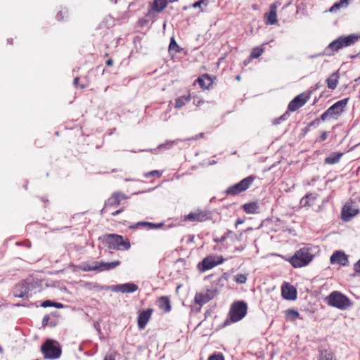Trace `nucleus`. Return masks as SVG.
<instances>
[{"mask_svg":"<svg viewBox=\"0 0 360 360\" xmlns=\"http://www.w3.org/2000/svg\"><path fill=\"white\" fill-rule=\"evenodd\" d=\"M314 255L308 248H302L296 251L290 259V263L295 268H300L307 266L313 259Z\"/></svg>","mask_w":360,"mask_h":360,"instance_id":"nucleus-1","label":"nucleus"},{"mask_svg":"<svg viewBox=\"0 0 360 360\" xmlns=\"http://www.w3.org/2000/svg\"><path fill=\"white\" fill-rule=\"evenodd\" d=\"M248 306L243 301H237L233 302L229 312V320L224 322V325H228L230 322H237L240 321L247 314Z\"/></svg>","mask_w":360,"mask_h":360,"instance_id":"nucleus-2","label":"nucleus"},{"mask_svg":"<svg viewBox=\"0 0 360 360\" xmlns=\"http://www.w3.org/2000/svg\"><path fill=\"white\" fill-rule=\"evenodd\" d=\"M41 351L46 359H56L61 355V348L57 341L49 339L41 347Z\"/></svg>","mask_w":360,"mask_h":360,"instance_id":"nucleus-3","label":"nucleus"},{"mask_svg":"<svg viewBox=\"0 0 360 360\" xmlns=\"http://www.w3.org/2000/svg\"><path fill=\"white\" fill-rule=\"evenodd\" d=\"M103 240L110 249L128 250L130 248L129 241L124 240L122 236L120 235L107 234L103 236Z\"/></svg>","mask_w":360,"mask_h":360,"instance_id":"nucleus-4","label":"nucleus"},{"mask_svg":"<svg viewBox=\"0 0 360 360\" xmlns=\"http://www.w3.org/2000/svg\"><path fill=\"white\" fill-rule=\"evenodd\" d=\"M328 304L340 309H346L352 305L350 300L338 291L331 292L327 297Z\"/></svg>","mask_w":360,"mask_h":360,"instance_id":"nucleus-5","label":"nucleus"},{"mask_svg":"<svg viewBox=\"0 0 360 360\" xmlns=\"http://www.w3.org/2000/svg\"><path fill=\"white\" fill-rule=\"evenodd\" d=\"M358 39V36L355 34H351L344 37H340L330 43L327 47V49L332 50L333 51H338L343 47L354 44L356 41H357Z\"/></svg>","mask_w":360,"mask_h":360,"instance_id":"nucleus-6","label":"nucleus"},{"mask_svg":"<svg viewBox=\"0 0 360 360\" xmlns=\"http://www.w3.org/2000/svg\"><path fill=\"white\" fill-rule=\"evenodd\" d=\"M347 103V98L336 102L321 115V120L325 121L329 117L337 118L343 112Z\"/></svg>","mask_w":360,"mask_h":360,"instance_id":"nucleus-7","label":"nucleus"},{"mask_svg":"<svg viewBox=\"0 0 360 360\" xmlns=\"http://www.w3.org/2000/svg\"><path fill=\"white\" fill-rule=\"evenodd\" d=\"M254 179L255 176H249L243 179L238 184H236L235 185L230 186L227 189L226 193L231 195H236L240 193L241 192L246 191L252 184Z\"/></svg>","mask_w":360,"mask_h":360,"instance_id":"nucleus-8","label":"nucleus"},{"mask_svg":"<svg viewBox=\"0 0 360 360\" xmlns=\"http://www.w3.org/2000/svg\"><path fill=\"white\" fill-rule=\"evenodd\" d=\"M224 261V259L222 256L210 255L205 257L198 266L201 271H205L222 264Z\"/></svg>","mask_w":360,"mask_h":360,"instance_id":"nucleus-9","label":"nucleus"},{"mask_svg":"<svg viewBox=\"0 0 360 360\" xmlns=\"http://www.w3.org/2000/svg\"><path fill=\"white\" fill-rule=\"evenodd\" d=\"M120 264V261H115L112 262H94L91 265L88 266V270L103 271L113 269Z\"/></svg>","mask_w":360,"mask_h":360,"instance_id":"nucleus-10","label":"nucleus"},{"mask_svg":"<svg viewBox=\"0 0 360 360\" xmlns=\"http://www.w3.org/2000/svg\"><path fill=\"white\" fill-rule=\"evenodd\" d=\"M127 196L121 192H115L107 200L105 203L104 207L102 209L101 212H106L108 207H117L121 200L126 199Z\"/></svg>","mask_w":360,"mask_h":360,"instance_id":"nucleus-11","label":"nucleus"},{"mask_svg":"<svg viewBox=\"0 0 360 360\" xmlns=\"http://www.w3.org/2000/svg\"><path fill=\"white\" fill-rule=\"evenodd\" d=\"M309 96L305 95L304 94H300L293 98L292 101L288 105V110L290 111L294 112L303 106L308 101Z\"/></svg>","mask_w":360,"mask_h":360,"instance_id":"nucleus-12","label":"nucleus"},{"mask_svg":"<svg viewBox=\"0 0 360 360\" xmlns=\"http://www.w3.org/2000/svg\"><path fill=\"white\" fill-rule=\"evenodd\" d=\"M185 219L190 221L202 222L210 219L209 212L205 210H198L193 212L189 213L185 217Z\"/></svg>","mask_w":360,"mask_h":360,"instance_id":"nucleus-13","label":"nucleus"},{"mask_svg":"<svg viewBox=\"0 0 360 360\" xmlns=\"http://www.w3.org/2000/svg\"><path fill=\"white\" fill-rule=\"evenodd\" d=\"M138 286L133 283H127L124 284L115 285L112 286V290L114 292H120L122 293H130L136 291Z\"/></svg>","mask_w":360,"mask_h":360,"instance_id":"nucleus-14","label":"nucleus"},{"mask_svg":"<svg viewBox=\"0 0 360 360\" xmlns=\"http://www.w3.org/2000/svg\"><path fill=\"white\" fill-rule=\"evenodd\" d=\"M282 296L288 300H294L297 297V290L292 285L285 283L281 288Z\"/></svg>","mask_w":360,"mask_h":360,"instance_id":"nucleus-15","label":"nucleus"},{"mask_svg":"<svg viewBox=\"0 0 360 360\" xmlns=\"http://www.w3.org/2000/svg\"><path fill=\"white\" fill-rule=\"evenodd\" d=\"M330 261L333 264H338L342 266H346L348 263V258L345 252L336 251L331 255Z\"/></svg>","mask_w":360,"mask_h":360,"instance_id":"nucleus-16","label":"nucleus"},{"mask_svg":"<svg viewBox=\"0 0 360 360\" xmlns=\"http://www.w3.org/2000/svg\"><path fill=\"white\" fill-rule=\"evenodd\" d=\"M359 212L357 208L352 204H346L342 211V218L344 221H349L352 217L356 215Z\"/></svg>","mask_w":360,"mask_h":360,"instance_id":"nucleus-17","label":"nucleus"},{"mask_svg":"<svg viewBox=\"0 0 360 360\" xmlns=\"http://www.w3.org/2000/svg\"><path fill=\"white\" fill-rule=\"evenodd\" d=\"M152 312L153 310L151 309H148L139 314L138 317V327L140 330H142L146 327L151 316Z\"/></svg>","mask_w":360,"mask_h":360,"instance_id":"nucleus-18","label":"nucleus"},{"mask_svg":"<svg viewBox=\"0 0 360 360\" xmlns=\"http://www.w3.org/2000/svg\"><path fill=\"white\" fill-rule=\"evenodd\" d=\"M14 295L17 297L28 299L29 287L27 284L24 283L18 284L14 290Z\"/></svg>","mask_w":360,"mask_h":360,"instance_id":"nucleus-19","label":"nucleus"},{"mask_svg":"<svg viewBox=\"0 0 360 360\" xmlns=\"http://www.w3.org/2000/svg\"><path fill=\"white\" fill-rule=\"evenodd\" d=\"M277 6L276 4H272L270 6V11L268 13L265 14L266 18V23L269 25H275L277 23Z\"/></svg>","mask_w":360,"mask_h":360,"instance_id":"nucleus-20","label":"nucleus"},{"mask_svg":"<svg viewBox=\"0 0 360 360\" xmlns=\"http://www.w3.org/2000/svg\"><path fill=\"white\" fill-rule=\"evenodd\" d=\"M342 155L343 153L340 152L332 153L325 159V163L334 165L340 161Z\"/></svg>","mask_w":360,"mask_h":360,"instance_id":"nucleus-21","label":"nucleus"},{"mask_svg":"<svg viewBox=\"0 0 360 360\" xmlns=\"http://www.w3.org/2000/svg\"><path fill=\"white\" fill-rule=\"evenodd\" d=\"M243 210L248 214L258 213L259 212V206L255 202L246 203L243 205Z\"/></svg>","mask_w":360,"mask_h":360,"instance_id":"nucleus-22","label":"nucleus"},{"mask_svg":"<svg viewBox=\"0 0 360 360\" xmlns=\"http://www.w3.org/2000/svg\"><path fill=\"white\" fill-rule=\"evenodd\" d=\"M159 308L165 312H169L171 310L170 301L167 297H161L158 300Z\"/></svg>","mask_w":360,"mask_h":360,"instance_id":"nucleus-23","label":"nucleus"},{"mask_svg":"<svg viewBox=\"0 0 360 360\" xmlns=\"http://www.w3.org/2000/svg\"><path fill=\"white\" fill-rule=\"evenodd\" d=\"M196 82L199 84L201 88L206 89L212 85V80L207 75H204L201 77H198Z\"/></svg>","mask_w":360,"mask_h":360,"instance_id":"nucleus-24","label":"nucleus"},{"mask_svg":"<svg viewBox=\"0 0 360 360\" xmlns=\"http://www.w3.org/2000/svg\"><path fill=\"white\" fill-rule=\"evenodd\" d=\"M339 75L338 72L332 74L327 79L328 87L330 89H335L338 84Z\"/></svg>","mask_w":360,"mask_h":360,"instance_id":"nucleus-25","label":"nucleus"},{"mask_svg":"<svg viewBox=\"0 0 360 360\" xmlns=\"http://www.w3.org/2000/svg\"><path fill=\"white\" fill-rule=\"evenodd\" d=\"M167 6V0H154L153 9L157 12L162 11Z\"/></svg>","mask_w":360,"mask_h":360,"instance_id":"nucleus-26","label":"nucleus"},{"mask_svg":"<svg viewBox=\"0 0 360 360\" xmlns=\"http://www.w3.org/2000/svg\"><path fill=\"white\" fill-rule=\"evenodd\" d=\"M209 300L210 297L207 293H197L195 296V302L200 305H203L204 304L208 302Z\"/></svg>","mask_w":360,"mask_h":360,"instance_id":"nucleus-27","label":"nucleus"},{"mask_svg":"<svg viewBox=\"0 0 360 360\" xmlns=\"http://www.w3.org/2000/svg\"><path fill=\"white\" fill-rule=\"evenodd\" d=\"M316 199V197L312 194L306 195L305 197L301 200V204L304 206H312Z\"/></svg>","mask_w":360,"mask_h":360,"instance_id":"nucleus-28","label":"nucleus"},{"mask_svg":"<svg viewBox=\"0 0 360 360\" xmlns=\"http://www.w3.org/2000/svg\"><path fill=\"white\" fill-rule=\"evenodd\" d=\"M349 0H340V1L335 3L333 6L330 8V12L334 13L339 10L340 8L347 7L349 4Z\"/></svg>","mask_w":360,"mask_h":360,"instance_id":"nucleus-29","label":"nucleus"},{"mask_svg":"<svg viewBox=\"0 0 360 360\" xmlns=\"http://www.w3.org/2000/svg\"><path fill=\"white\" fill-rule=\"evenodd\" d=\"M191 99V96L190 95L183 96L176 99L175 101V108H180L183 107L186 102L190 101Z\"/></svg>","mask_w":360,"mask_h":360,"instance_id":"nucleus-30","label":"nucleus"},{"mask_svg":"<svg viewBox=\"0 0 360 360\" xmlns=\"http://www.w3.org/2000/svg\"><path fill=\"white\" fill-rule=\"evenodd\" d=\"M319 360H336L333 354L328 351H321Z\"/></svg>","mask_w":360,"mask_h":360,"instance_id":"nucleus-31","label":"nucleus"},{"mask_svg":"<svg viewBox=\"0 0 360 360\" xmlns=\"http://www.w3.org/2000/svg\"><path fill=\"white\" fill-rule=\"evenodd\" d=\"M163 225V223L154 224L151 222H139L137 224V226H149L151 229H160Z\"/></svg>","mask_w":360,"mask_h":360,"instance_id":"nucleus-32","label":"nucleus"},{"mask_svg":"<svg viewBox=\"0 0 360 360\" xmlns=\"http://www.w3.org/2000/svg\"><path fill=\"white\" fill-rule=\"evenodd\" d=\"M247 274H238L233 276V280L240 284L245 283L247 281Z\"/></svg>","mask_w":360,"mask_h":360,"instance_id":"nucleus-33","label":"nucleus"},{"mask_svg":"<svg viewBox=\"0 0 360 360\" xmlns=\"http://www.w3.org/2000/svg\"><path fill=\"white\" fill-rule=\"evenodd\" d=\"M169 51H173L174 53H179L180 49L178 44H176V41L174 40V37L171 39L170 44L169 45Z\"/></svg>","mask_w":360,"mask_h":360,"instance_id":"nucleus-34","label":"nucleus"},{"mask_svg":"<svg viewBox=\"0 0 360 360\" xmlns=\"http://www.w3.org/2000/svg\"><path fill=\"white\" fill-rule=\"evenodd\" d=\"M285 314L288 319H295L299 316V312L294 309H287Z\"/></svg>","mask_w":360,"mask_h":360,"instance_id":"nucleus-35","label":"nucleus"},{"mask_svg":"<svg viewBox=\"0 0 360 360\" xmlns=\"http://www.w3.org/2000/svg\"><path fill=\"white\" fill-rule=\"evenodd\" d=\"M263 49L255 47L252 49L250 56L252 58H257L263 53Z\"/></svg>","mask_w":360,"mask_h":360,"instance_id":"nucleus-36","label":"nucleus"},{"mask_svg":"<svg viewBox=\"0 0 360 360\" xmlns=\"http://www.w3.org/2000/svg\"><path fill=\"white\" fill-rule=\"evenodd\" d=\"M161 175H162V173L160 171H158V170H153V171H151V172L146 174L145 176L146 178H148V177L152 176H156L158 177H160Z\"/></svg>","mask_w":360,"mask_h":360,"instance_id":"nucleus-37","label":"nucleus"},{"mask_svg":"<svg viewBox=\"0 0 360 360\" xmlns=\"http://www.w3.org/2000/svg\"><path fill=\"white\" fill-rule=\"evenodd\" d=\"M54 302L51 300H46L43 302L41 304L42 307H53Z\"/></svg>","mask_w":360,"mask_h":360,"instance_id":"nucleus-38","label":"nucleus"},{"mask_svg":"<svg viewBox=\"0 0 360 360\" xmlns=\"http://www.w3.org/2000/svg\"><path fill=\"white\" fill-rule=\"evenodd\" d=\"M208 360H224L222 355H211Z\"/></svg>","mask_w":360,"mask_h":360,"instance_id":"nucleus-39","label":"nucleus"},{"mask_svg":"<svg viewBox=\"0 0 360 360\" xmlns=\"http://www.w3.org/2000/svg\"><path fill=\"white\" fill-rule=\"evenodd\" d=\"M205 1V0H199L198 1L194 3L193 5H192V7L194 8H201V5L202 4H204V2Z\"/></svg>","mask_w":360,"mask_h":360,"instance_id":"nucleus-40","label":"nucleus"},{"mask_svg":"<svg viewBox=\"0 0 360 360\" xmlns=\"http://www.w3.org/2000/svg\"><path fill=\"white\" fill-rule=\"evenodd\" d=\"M285 119V114L281 115L280 117L275 119L273 121L274 124H280L281 120H284Z\"/></svg>","mask_w":360,"mask_h":360,"instance_id":"nucleus-41","label":"nucleus"},{"mask_svg":"<svg viewBox=\"0 0 360 360\" xmlns=\"http://www.w3.org/2000/svg\"><path fill=\"white\" fill-rule=\"evenodd\" d=\"M49 321V315L44 316L43 319H42V325H43V326H47Z\"/></svg>","mask_w":360,"mask_h":360,"instance_id":"nucleus-42","label":"nucleus"},{"mask_svg":"<svg viewBox=\"0 0 360 360\" xmlns=\"http://www.w3.org/2000/svg\"><path fill=\"white\" fill-rule=\"evenodd\" d=\"M354 270L357 273H360V259L354 264Z\"/></svg>","mask_w":360,"mask_h":360,"instance_id":"nucleus-43","label":"nucleus"},{"mask_svg":"<svg viewBox=\"0 0 360 360\" xmlns=\"http://www.w3.org/2000/svg\"><path fill=\"white\" fill-rule=\"evenodd\" d=\"M53 307L56 308H58V309H62V308H63L64 306L62 303L54 302Z\"/></svg>","mask_w":360,"mask_h":360,"instance_id":"nucleus-44","label":"nucleus"},{"mask_svg":"<svg viewBox=\"0 0 360 360\" xmlns=\"http://www.w3.org/2000/svg\"><path fill=\"white\" fill-rule=\"evenodd\" d=\"M122 211H123V209H120V210H117V211H115V212H112V216H116V215H117V214H120Z\"/></svg>","mask_w":360,"mask_h":360,"instance_id":"nucleus-45","label":"nucleus"},{"mask_svg":"<svg viewBox=\"0 0 360 360\" xmlns=\"http://www.w3.org/2000/svg\"><path fill=\"white\" fill-rule=\"evenodd\" d=\"M104 360H114V357L111 355H107L104 358Z\"/></svg>","mask_w":360,"mask_h":360,"instance_id":"nucleus-46","label":"nucleus"},{"mask_svg":"<svg viewBox=\"0 0 360 360\" xmlns=\"http://www.w3.org/2000/svg\"><path fill=\"white\" fill-rule=\"evenodd\" d=\"M243 223V220H242L240 219H238L236 222V226H237L238 224H241Z\"/></svg>","mask_w":360,"mask_h":360,"instance_id":"nucleus-47","label":"nucleus"},{"mask_svg":"<svg viewBox=\"0 0 360 360\" xmlns=\"http://www.w3.org/2000/svg\"><path fill=\"white\" fill-rule=\"evenodd\" d=\"M112 63H113V62H112V60H111V59H109V60H107V62H106V65H107L108 66H111V65H112Z\"/></svg>","mask_w":360,"mask_h":360,"instance_id":"nucleus-48","label":"nucleus"},{"mask_svg":"<svg viewBox=\"0 0 360 360\" xmlns=\"http://www.w3.org/2000/svg\"><path fill=\"white\" fill-rule=\"evenodd\" d=\"M78 82H79V78L78 77L75 78V79L73 81V84L76 86L78 84Z\"/></svg>","mask_w":360,"mask_h":360,"instance_id":"nucleus-49","label":"nucleus"},{"mask_svg":"<svg viewBox=\"0 0 360 360\" xmlns=\"http://www.w3.org/2000/svg\"><path fill=\"white\" fill-rule=\"evenodd\" d=\"M326 136H327L326 133H323L322 135V139H325L326 138Z\"/></svg>","mask_w":360,"mask_h":360,"instance_id":"nucleus-50","label":"nucleus"},{"mask_svg":"<svg viewBox=\"0 0 360 360\" xmlns=\"http://www.w3.org/2000/svg\"><path fill=\"white\" fill-rule=\"evenodd\" d=\"M198 136H199V137L202 138L203 136H204V134L203 133H200Z\"/></svg>","mask_w":360,"mask_h":360,"instance_id":"nucleus-51","label":"nucleus"},{"mask_svg":"<svg viewBox=\"0 0 360 360\" xmlns=\"http://www.w3.org/2000/svg\"><path fill=\"white\" fill-rule=\"evenodd\" d=\"M236 79H237V80H240V77L239 75H238V76L236 77Z\"/></svg>","mask_w":360,"mask_h":360,"instance_id":"nucleus-52","label":"nucleus"},{"mask_svg":"<svg viewBox=\"0 0 360 360\" xmlns=\"http://www.w3.org/2000/svg\"><path fill=\"white\" fill-rule=\"evenodd\" d=\"M0 353H3V348L0 346Z\"/></svg>","mask_w":360,"mask_h":360,"instance_id":"nucleus-53","label":"nucleus"},{"mask_svg":"<svg viewBox=\"0 0 360 360\" xmlns=\"http://www.w3.org/2000/svg\"><path fill=\"white\" fill-rule=\"evenodd\" d=\"M85 88V85H81V89Z\"/></svg>","mask_w":360,"mask_h":360,"instance_id":"nucleus-54","label":"nucleus"}]
</instances>
